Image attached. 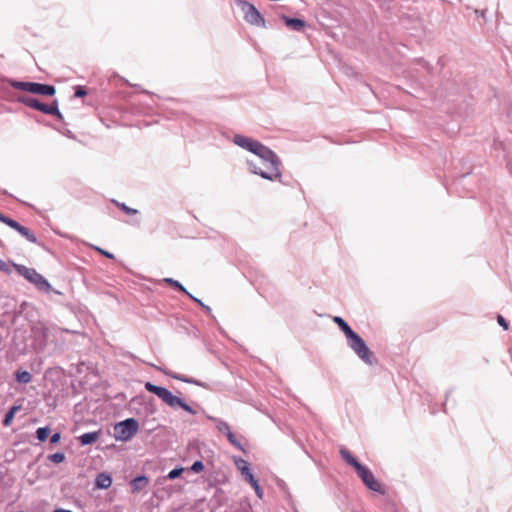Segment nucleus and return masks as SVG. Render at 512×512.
Listing matches in <instances>:
<instances>
[{"instance_id": "nucleus-1", "label": "nucleus", "mask_w": 512, "mask_h": 512, "mask_svg": "<svg viewBox=\"0 0 512 512\" xmlns=\"http://www.w3.org/2000/svg\"><path fill=\"white\" fill-rule=\"evenodd\" d=\"M233 142L237 146L258 156L260 161L265 164L266 170H262L258 164L248 160L247 164L251 173L270 181L281 177L280 159L270 148L255 139L240 134L234 136Z\"/></svg>"}, {"instance_id": "nucleus-2", "label": "nucleus", "mask_w": 512, "mask_h": 512, "mask_svg": "<svg viewBox=\"0 0 512 512\" xmlns=\"http://www.w3.org/2000/svg\"><path fill=\"white\" fill-rule=\"evenodd\" d=\"M347 345L353 352L366 364L373 365L375 358L365 341L357 334H353L347 339Z\"/></svg>"}, {"instance_id": "nucleus-3", "label": "nucleus", "mask_w": 512, "mask_h": 512, "mask_svg": "<svg viewBox=\"0 0 512 512\" xmlns=\"http://www.w3.org/2000/svg\"><path fill=\"white\" fill-rule=\"evenodd\" d=\"M15 270L21 276H23L27 281L34 284L36 288L43 292H49L51 290L50 283L35 269L28 268L24 265H15Z\"/></svg>"}, {"instance_id": "nucleus-4", "label": "nucleus", "mask_w": 512, "mask_h": 512, "mask_svg": "<svg viewBox=\"0 0 512 512\" xmlns=\"http://www.w3.org/2000/svg\"><path fill=\"white\" fill-rule=\"evenodd\" d=\"M139 430V423L134 418H128L121 421L114 426V436L116 440L128 441L130 440Z\"/></svg>"}, {"instance_id": "nucleus-5", "label": "nucleus", "mask_w": 512, "mask_h": 512, "mask_svg": "<svg viewBox=\"0 0 512 512\" xmlns=\"http://www.w3.org/2000/svg\"><path fill=\"white\" fill-rule=\"evenodd\" d=\"M237 5L243 12L246 22L259 27L265 26L264 18L253 4L244 0H238Z\"/></svg>"}, {"instance_id": "nucleus-6", "label": "nucleus", "mask_w": 512, "mask_h": 512, "mask_svg": "<svg viewBox=\"0 0 512 512\" xmlns=\"http://www.w3.org/2000/svg\"><path fill=\"white\" fill-rule=\"evenodd\" d=\"M145 389L148 392L155 394L159 399H161L167 406L171 408H176L180 403L181 398L173 395L167 388L157 386L151 382H146Z\"/></svg>"}, {"instance_id": "nucleus-7", "label": "nucleus", "mask_w": 512, "mask_h": 512, "mask_svg": "<svg viewBox=\"0 0 512 512\" xmlns=\"http://www.w3.org/2000/svg\"><path fill=\"white\" fill-rule=\"evenodd\" d=\"M355 470L368 489L381 494L384 493L382 484L374 477L372 471L367 466L361 464Z\"/></svg>"}, {"instance_id": "nucleus-8", "label": "nucleus", "mask_w": 512, "mask_h": 512, "mask_svg": "<svg viewBox=\"0 0 512 512\" xmlns=\"http://www.w3.org/2000/svg\"><path fill=\"white\" fill-rule=\"evenodd\" d=\"M235 464H236L237 468L241 471L242 475L245 477L246 481H248L251 484L257 497L262 499L263 490L260 487L257 479L251 473L248 462L242 458H239V459L235 460Z\"/></svg>"}, {"instance_id": "nucleus-9", "label": "nucleus", "mask_w": 512, "mask_h": 512, "mask_svg": "<svg viewBox=\"0 0 512 512\" xmlns=\"http://www.w3.org/2000/svg\"><path fill=\"white\" fill-rule=\"evenodd\" d=\"M17 87L31 92L33 94L49 95L55 94V87L47 84L33 83V82H20Z\"/></svg>"}, {"instance_id": "nucleus-10", "label": "nucleus", "mask_w": 512, "mask_h": 512, "mask_svg": "<svg viewBox=\"0 0 512 512\" xmlns=\"http://www.w3.org/2000/svg\"><path fill=\"white\" fill-rule=\"evenodd\" d=\"M25 103L31 108L37 109L46 114L57 115L59 118H61V114L59 113L56 105L44 104V103L40 102L39 100H37L35 98H31V97L27 98L25 100Z\"/></svg>"}, {"instance_id": "nucleus-11", "label": "nucleus", "mask_w": 512, "mask_h": 512, "mask_svg": "<svg viewBox=\"0 0 512 512\" xmlns=\"http://www.w3.org/2000/svg\"><path fill=\"white\" fill-rule=\"evenodd\" d=\"M6 225L16 230L27 241L31 243H37V237L35 234L27 227L18 223L16 220L10 218L8 221H6Z\"/></svg>"}, {"instance_id": "nucleus-12", "label": "nucleus", "mask_w": 512, "mask_h": 512, "mask_svg": "<svg viewBox=\"0 0 512 512\" xmlns=\"http://www.w3.org/2000/svg\"><path fill=\"white\" fill-rule=\"evenodd\" d=\"M160 371H162L165 375L173 378V379H176V380H179V381H182V382H185V383H189V384H194V385H197V386H200V387H203V388H207V385L197 379H194V378H189L187 376H184V375H181V374H178V373H174L172 371H168V370H164V369H161V368H158Z\"/></svg>"}, {"instance_id": "nucleus-13", "label": "nucleus", "mask_w": 512, "mask_h": 512, "mask_svg": "<svg viewBox=\"0 0 512 512\" xmlns=\"http://www.w3.org/2000/svg\"><path fill=\"white\" fill-rule=\"evenodd\" d=\"M281 18L284 21L285 25L294 31H302L306 26L305 21L298 18H290L285 15H283Z\"/></svg>"}, {"instance_id": "nucleus-14", "label": "nucleus", "mask_w": 512, "mask_h": 512, "mask_svg": "<svg viewBox=\"0 0 512 512\" xmlns=\"http://www.w3.org/2000/svg\"><path fill=\"white\" fill-rule=\"evenodd\" d=\"M100 434V430L84 433L78 437V440L82 446L91 445L99 439Z\"/></svg>"}, {"instance_id": "nucleus-15", "label": "nucleus", "mask_w": 512, "mask_h": 512, "mask_svg": "<svg viewBox=\"0 0 512 512\" xmlns=\"http://www.w3.org/2000/svg\"><path fill=\"white\" fill-rule=\"evenodd\" d=\"M149 483V480L146 476L140 475L131 480L130 486L132 492H139L143 490Z\"/></svg>"}, {"instance_id": "nucleus-16", "label": "nucleus", "mask_w": 512, "mask_h": 512, "mask_svg": "<svg viewBox=\"0 0 512 512\" xmlns=\"http://www.w3.org/2000/svg\"><path fill=\"white\" fill-rule=\"evenodd\" d=\"M334 323H336L339 329L344 333L346 339H349L356 332L352 330V328L348 325V323L341 317L335 316L333 318Z\"/></svg>"}, {"instance_id": "nucleus-17", "label": "nucleus", "mask_w": 512, "mask_h": 512, "mask_svg": "<svg viewBox=\"0 0 512 512\" xmlns=\"http://www.w3.org/2000/svg\"><path fill=\"white\" fill-rule=\"evenodd\" d=\"M96 486L101 489H107L112 484V478L107 473H100L96 477Z\"/></svg>"}, {"instance_id": "nucleus-18", "label": "nucleus", "mask_w": 512, "mask_h": 512, "mask_svg": "<svg viewBox=\"0 0 512 512\" xmlns=\"http://www.w3.org/2000/svg\"><path fill=\"white\" fill-rule=\"evenodd\" d=\"M341 457L353 468H357L361 463L346 449L340 450Z\"/></svg>"}, {"instance_id": "nucleus-19", "label": "nucleus", "mask_w": 512, "mask_h": 512, "mask_svg": "<svg viewBox=\"0 0 512 512\" xmlns=\"http://www.w3.org/2000/svg\"><path fill=\"white\" fill-rule=\"evenodd\" d=\"M210 419L216 423V428L219 432L225 434V436L231 432L230 426L226 421L213 417H210Z\"/></svg>"}, {"instance_id": "nucleus-20", "label": "nucleus", "mask_w": 512, "mask_h": 512, "mask_svg": "<svg viewBox=\"0 0 512 512\" xmlns=\"http://www.w3.org/2000/svg\"><path fill=\"white\" fill-rule=\"evenodd\" d=\"M16 380L21 384H27L31 381V374L22 369H18L15 373Z\"/></svg>"}, {"instance_id": "nucleus-21", "label": "nucleus", "mask_w": 512, "mask_h": 512, "mask_svg": "<svg viewBox=\"0 0 512 512\" xmlns=\"http://www.w3.org/2000/svg\"><path fill=\"white\" fill-rule=\"evenodd\" d=\"M15 265H17L16 263L14 262H6L2 259H0V271L6 273V274H11L13 270H15Z\"/></svg>"}, {"instance_id": "nucleus-22", "label": "nucleus", "mask_w": 512, "mask_h": 512, "mask_svg": "<svg viewBox=\"0 0 512 512\" xmlns=\"http://www.w3.org/2000/svg\"><path fill=\"white\" fill-rule=\"evenodd\" d=\"M227 437V440L229 441V443L231 445H233L235 448L239 449L240 451L242 452H245V449L244 447L242 446V444L237 440L235 434L231 431L230 433H228L226 435Z\"/></svg>"}, {"instance_id": "nucleus-23", "label": "nucleus", "mask_w": 512, "mask_h": 512, "mask_svg": "<svg viewBox=\"0 0 512 512\" xmlns=\"http://www.w3.org/2000/svg\"><path fill=\"white\" fill-rule=\"evenodd\" d=\"M166 283H168L169 285L177 288L180 292L186 294V295H190V293L186 290V288L177 280H174L172 278H166L164 280Z\"/></svg>"}, {"instance_id": "nucleus-24", "label": "nucleus", "mask_w": 512, "mask_h": 512, "mask_svg": "<svg viewBox=\"0 0 512 512\" xmlns=\"http://www.w3.org/2000/svg\"><path fill=\"white\" fill-rule=\"evenodd\" d=\"M19 409L18 406H12L9 411L6 413L4 419H3V425L4 426H9L12 419L14 418V415L16 413V411Z\"/></svg>"}, {"instance_id": "nucleus-25", "label": "nucleus", "mask_w": 512, "mask_h": 512, "mask_svg": "<svg viewBox=\"0 0 512 512\" xmlns=\"http://www.w3.org/2000/svg\"><path fill=\"white\" fill-rule=\"evenodd\" d=\"M50 433L49 427H40L36 430V437L39 441H45Z\"/></svg>"}, {"instance_id": "nucleus-26", "label": "nucleus", "mask_w": 512, "mask_h": 512, "mask_svg": "<svg viewBox=\"0 0 512 512\" xmlns=\"http://www.w3.org/2000/svg\"><path fill=\"white\" fill-rule=\"evenodd\" d=\"M48 460L55 464L62 463L65 460V454L63 452H56L48 456Z\"/></svg>"}, {"instance_id": "nucleus-27", "label": "nucleus", "mask_w": 512, "mask_h": 512, "mask_svg": "<svg viewBox=\"0 0 512 512\" xmlns=\"http://www.w3.org/2000/svg\"><path fill=\"white\" fill-rule=\"evenodd\" d=\"M183 470L182 467H176L165 476V479L174 480L182 474Z\"/></svg>"}, {"instance_id": "nucleus-28", "label": "nucleus", "mask_w": 512, "mask_h": 512, "mask_svg": "<svg viewBox=\"0 0 512 512\" xmlns=\"http://www.w3.org/2000/svg\"><path fill=\"white\" fill-rule=\"evenodd\" d=\"M115 203L124 213H126L128 215H135L138 213V210L128 207L125 203H119V202H115Z\"/></svg>"}, {"instance_id": "nucleus-29", "label": "nucleus", "mask_w": 512, "mask_h": 512, "mask_svg": "<svg viewBox=\"0 0 512 512\" xmlns=\"http://www.w3.org/2000/svg\"><path fill=\"white\" fill-rule=\"evenodd\" d=\"M177 407L182 408L183 410H185L186 412H188L191 415H195L197 413V411L195 409H193L190 405L185 403L182 399H180V403L177 405Z\"/></svg>"}, {"instance_id": "nucleus-30", "label": "nucleus", "mask_w": 512, "mask_h": 512, "mask_svg": "<svg viewBox=\"0 0 512 512\" xmlns=\"http://www.w3.org/2000/svg\"><path fill=\"white\" fill-rule=\"evenodd\" d=\"M204 469V464L202 461L200 460H197L195 461L192 466H191V471H193L194 473H199L201 472L202 470Z\"/></svg>"}, {"instance_id": "nucleus-31", "label": "nucleus", "mask_w": 512, "mask_h": 512, "mask_svg": "<svg viewBox=\"0 0 512 512\" xmlns=\"http://www.w3.org/2000/svg\"><path fill=\"white\" fill-rule=\"evenodd\" d=\"M97 252H99L101 255L105 256L106 258H109V259H114V255L100 247H97V246H94L93 247Z\"/></svg>"}, {"instance_id": "nucleus-32", "label": "nucleus", "mask_w": 512, "mask_h": 512, "mask_svg": "<svg viewBox=\"0 0 512 512\" xmlns=\"http://www.w3.org/2000/svg\"><path fill=\"white\" fill-rule=\"evenodd\" d=\"M497 322L504 330L509 329V324L502 315L497 316Z\"/></svg>"}, {"instance_id": "nucleus-33", "label": "nucleus", "mask_w": 512, "mask_h": 512, "mask_svg": "<svg viewBox=\"0 0 512 512\" xmlns=\"http://www.w3.org/2000/svg\"><path fill=\"white\" fill-rule=\"evenodd\" d=\"M87 95V92L85 91V89L83 87H77L76 88V91H75V96L76 97H83Z\"/></svg>"}, {"instance_id": "nucleus-34", "label": "nucleus", "mask_w": 512, "mask_h": 512, "mask_svg": "<svg viewBox=\"0 0 512 512\" xmlns=\"http://www.w3.org/2000/svg\"><path fill=\"white\" fill-rule=\"evenodd\" d=\"M60 438H61V435L60 433H54L51 437H50V443L51 444H56L60 441Z\"/></svg>"}, {"instance_id": "nucleus-35", "label": "nucleus", "mask_w": 512, "mask_h": 512, "mask_svg": "<svg viewBox=\"0 0 512 512\" xmlns=\"http://www.w3.org/2000/svg\"><path fill=\"white\" fill-rule=\"evenodd\" d=\"M188 296H189L193 301H195L197 304H199L200 306H204V303H203L201 300L197 299L196 297H194V296H193V295H191V294H190V295H188Z\"/></svg>"}, {"instance_id": "nucleus-36", "label": "nucleus", "mask_w": 512, "mask_h": 512, "mask_svg": "<svg viewBox=\"0 0 512 512\" xmlns=\"http://www.w3.org/2000/svg\"><path fill=\"white\" fill-rule=\"evenodd\" d=\"M10 218L0 213V221L4 224H6V221H8Z\"/></svg>"}, {"instance_id": "nucleus-37", "label": "nucleus", "mask_w": 512, "mask_h": 512, "mask_svg": "<svg viewBox=\"0 0 512 512\" xmlns=\"http://www.w3.org/2000/svg\"><path fill=\"white\" fill-rule=\"evenodd\" d=\"M64 135L68 138H75L74 135L72 134L71 130H65Z\"/></svg>"}, {"instance_id": "nucleus-38", "label": "nucleus", "mask_w": 512, "mask_h": 512, "mask_svg": "<svg viewBox=\"0 0 512 512\" xmlns=\"http://www.w3.org/2000/svg\"><path fill=\"white\" fill-rule=\"evenodd\" d=\"M53 512H72V511L59 508V509L54 510Z\"/></svg>"}, {"instance_id": "nucleus-39", "label": "nucleus", "mask_w": 512, "mask_h": 512, "mask_svg": "<svg viewBox=\"0 0 512 512\" xmlns=\"http://www.w3.org/2000/svg\"><path fill=\"white\" fill-rule=\"evenodd\" d=\"M201 307H202L205 311H207V312H210V311H211L210 307H209V306H207V305H205V304H204V306H201Z\"/></svg>"}, {"instance_id": "nucleus-40", "label": "nucleus", "mask_w": 512, "mask_h": 512, "mask_svg": "<svg viewBox=\"0 0 512 512\" xmlns=\"http://www.w3.org/2000/svg\"><path fill=\"white\" fill-rule=\"evenodd\" d=\"M47 328H42V335L43 337H46Z\"/></svg>"}, {"instance_id": "nucleus-41", "label": "nucleus", "mask_w": 512, "mask_h": 512, "mask_svg": "<svg viewBox=\"0 0 512 512\" xmlns=\"http://www.w3.org/2000/svg\"><path fill=\"white\" fill-rule=\"evenodd\" d=\"M261 165H262V167H260V168H261L262 170H266V166H265V164H263V163L261 162Z\"/></svg>"}]
</instances>
